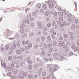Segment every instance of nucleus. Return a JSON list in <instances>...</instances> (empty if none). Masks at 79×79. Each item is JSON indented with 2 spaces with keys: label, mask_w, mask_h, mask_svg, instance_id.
I'll return each mask as SVG.
<instances>
[{
  "label": "nucleus",
  "mask_w": 79,
  "mask_h": 79,
  "mask_svg": "<svg viewBox=\"0 0 79 79\" xmlns=\"http://www.w3.org/2000/svg\"><path fill=\"white\" fill-rule=\"evenodd\" d=\"M48 5H49V7L50 8H53V7L55 5V3L52 0H49L48 2Z\"/></svg>",
  "instance_id": "obj_1"
},
{
  "label": "nucleus",
  "mask_w": 79,
  "mask_h": 79,
  "mask_svg": "<svg viewBox=\"0 0 79 79\" xmlns=\"http://www.w3.org/2000/svg\"><path fill=\"white\" fill-rule=\"evenodd\" d=\"M53 67H56V68H58V65H52L51 64H48L47 65V68H53Z\"/></svg>",
  "instance_id": "obj_2"
},
{
  "label": "nucleus",
  "mask_w": 79,
  "mask_h": 79,
  "mask_svg": "<svg viewBox=\"0 0 79 79\" xmlns=\"http://www.w3.org/2000/svg\"><path fill=\"white\" fill-rule=\"evenodd\" d=\"M58 66V67L57 68L56 67H54V68H53V71L54 72L56 71V70H57L56 68H58V69H59V67H58V66Z\"/></svg>",
  "instance_id": "obj_3"
},
{
  "label": "nucleus",
  "mask_w": 79,
  "mask_h": 79,
  "mask_svg": "<svg viewBox=\"0 0 79 79\" xmlns=\"http://www.w3.org/2000/svg\"><path fill=\"white\" fill-rule=\"evenodd\" d=\"M36 6L37 8H40V7H41V4L40 3L38 4Z\"/></svg>",
  "instance_id": "obj_4"
},
{
  "label": "nucleus",
  "mask_w": 79,
  "mask_h": 79,
  "mask_svg": "<svg viewBox=\"0 0 79 79\" xmlns=\"http://www.w3.org/2000/svg\"><path fill=\"white\" fill-rule=\"evenodd\" d=\"M1 65L3 67L6 68V64H5V63H3V64H2V63L1 62Z\"/></svg>",
  "instance_id": "obj_5"
},
{
  "label": "nucleus",
  "mask_w": 79,
  "mask_h": 79,
  "mask_svg": "<svg viewBox=\"0 0 79 79\" xmlns=\"http://www.w3.org/2000/svg\"><path fill=\"white\" fill-rule=\"evenodd\" d=\"M47 5L46 4H43L42 5V7L44 9H45V8H47Z\"/></svg>",
  "instance_id": "obj_6"
},
{
  "label": "nucleus",
  "mask_w": 79,
  "mask_h": 79,
  "mask_svg": "<svg viewBox=\"0 0 79 79\" xmlns=\"http://www.w3.org/2000/svg\"><path fill=\"white\" fill-rule=\"evenodd\" d=\"M21 28H22V29H23V28H24V27H25V25H24V24H22L21 26H20Z\"/></svg>",
  "instance_id": "obj_7"
},
{
  "label": "nucleus",
  "mask_w": 79,
  "mask_h": 79,
  "mask_svg": "<svg viewBox=\"0 0 79 79\" xmlns=\"http://www.w3.org/2000/svg\"><path fill=\"white\" fill-rule=\"evenodd\" d=\"M17 58H19L20 60H21L23 59V56H20L19 57L18 56L17 57Z\"/></svg>",
  "instance_id": "obj_8"
},
{
  "label": "nucleus",
  "mask_w": 79,
  "mask_h": 79,
  "mask_svg": "<svg viewBox=\"0 0 79 79\" xmlns=\"http://www.w3.org/2000/svg\"><path fill=\"white\" fill-rule=\"evenodd\" d=\"M6 50H8V48H9V46L8 45H7L5 47Z\"/></svg>",
  "instance_id": "obj_9"
},
{
  "label": "nucleus",
  "mask_w": 79,
  "mask_h": 79,
  "mask_svg": "<svg viewBox=\"0 0 79 79\" xmlns=\"http://www.w3.org/2000/svg\"><path fill=\"white\" fill-rule=\"evenodd\" d=\"M16 54H19V53H20V51H19V50H17L16 51Z\"/></svg>",
  "instance_id": "obj_10"
},
{
  "label": "nucleus",
  "mask_w": 79,
  "mask_h": 79,
  "mask_svg": "<svg viewBox=\"0 0 79 79\" xmlns=\"http://www.w3.org/2000/svg\"><path fill=\"white\" fill-rule=\"evenodd\" d=\"M76 28V26L74 25H73L72 26V28L73 29H74Z\"/></svg>",
  "instance_id": "obj_11"
},
{
  "label": "nucleus",
  "mask_w": 79,
  "mask_h": 79,
  "mask_svg": "<svg viewBox=\"0 0 79 79\" xmlns=\"http://www.w3.org/2000/svg\"><path fill=\"white\" fill-rule=\"evenodd\" d=\"M20 31L21 33H23V32H24V29L23 28L22 29L20 30Z\"/></svg>",
  "instance_id": "obj_12"
},
{
  "label": "nucleus",
  "mask_w": 79,
  "mask_h": 79,
  "mask_svg": "<svg viewBox=\"0 0 79 79\" xmlns=\"http://www.w3.org/2000/svg\"><path fill=\"white\" fill-rule=\"evenodd\" d=\"M25 50L27 51L29 50V48L27 46H26L25 48Z\"/></svg>",
  "instance_id": "obj_13"
},
{
  "label": "nucleus",
  "mask_w": 79,
  "mask_h": 79,
  "mask_svg": "<svg viewBox=\"0 0 79 79\" xmlns=\"http://www.w3.org/2000/svg\"><path fill=\"white\" fill-rule=\"evenodd\" d=\"M30 60V57H27L26 59V61L27 62L28 61H29Z\"/></svg>",
  "instance_id": "obj_14"
},
{
  "label": "nucleus",
  "mask_w": 79,
  "mask_h": 79,
  "mask_svg": "<svg viewBox=\"0 0 79 79\" xmlns=\"http://www.w3.org/2000/svg\"><path fill=\"white\" fill-rule=\"evenodd\" d=\"M47 26L48 27H50L51 26V24L50 23H48Z\"/></svg>",
  "instance_id": "obj_15"
},
{
  "label": "nucleus",
  "mask_w": 79,
  "mask_h": 79,
  "mask_svg": "<svg viewBox=\"0 0 79 79\" xmlns=\"http://www.w3.org/2000/svg\"><path fill=\"white\" fill-rule=\"evenodd\" d=\"M20 51L21 52H24V49L23 48H20Z\"/></svg>",
  "instance_id": "obj_16"
},
{
  "label": "nucleus",
  "mask_w": 79,
  "mask_h": 79,
  "mask_svg": "<svg viewBox=\"0 0 79 79\" xmlns=\"http://www.w3.org/2000/svg\"><path fill=\"white\" fill-rule=\"evenodd\" d=\"M27 33H24L23 35V36L24 37H26V36H27Z\"/></svg>",
  "instance_id": "obj_17"
},
{
  "label": "nucleus",
  "mask_w": 79,
  "mask_h": 79,
  "mask_svg": "<svg viewBox=\"0 0 79 79\" xmlns=\"http://www.w3.org/2000/svg\"><path fill=\"white\" fill-rule=\"evenodd\" d=\"M28 77L30 79H31V78H32V75L31 74H30L28 76Z\"/></svg>",
  "instance_id": "obj_18"
},
{
  "label": "nucleus",
  "mask_w": 79,
  "mask_h": 79,
  "mask_svg": "<svg viewBox=\"0 0 79 79\" xmlns=\"http://www.w3.org/2000/svg\"><path fill=\"white\" fill-rule=\"evenodd\" d=\"M47 55H48V56H50V55H51V53H50V52H48L47 53Z\"/></svg>",
  "instance_id": "obj_19"
},
{
  "label": "nucleus",
  "mask_w": 79,
  "mask_h": 79,
  "mask_svg": "<svg viewBox=\"0 0 79 79\" xmlns=\"http://www.w3.org/2000/svg\"><path fill=\"white\" fill-rule=\"evenodd\" d=\"M52 25L53 26H54L56 25V23L55 22H53L52 23Z\"/></svg>",
  "instance_id": "obj_20"
},
{
  "label": "nucleus",
  "mask_w": 79,
  "mask_h": 79,
  "mask_svg": "<svg viewBox=\"0 0 79 79\" xmlns=\"http://www.w3.org/2000/svg\"><path fill=\"white\" fill-rule=\"evenodd\" d=\"M42 40H43V41H44L45 40V37L43 36L42 38Z\"/></svg>",
  "instance_id": "obj_21"
},
{
  "label": "nucleus",
  "mask_w": 79,
  "mask_h": 79,
  "mask_svg": "<svg viewBox=\"0 0 79 79\" xmlns=\"http://www.w3.org/2000/svg\"><path fill=\"white\" fill-rule=\"evenodd\" d=\"M7 74L8 76H11V73L8 72L7 73Z\"/></svg>",
  "instance_id": "obj_22"
},
{
  "label": "nucleus",
  "mask_w": 79,
  "mask_h": 79,
  "mask_svg": "<svg viewBox=\"0 0 79 79\" xmlns=\"http://www.w3.org/2000/svg\"><path fill=\"white\" fill-rule=\"evenodd\" d=\"M54 15L55 16H56L58 15V14H57V12H54Z\"/></svg>",
  "instance_id": "obj_23"
},
{
  "label": "nucleus",
  "mask_w": 79,
  "mask_h": 79,
  "mask_svg": "<svg viewBox=\"0 0 79 79\" xmlns=\"http://www.w3.org/2000/svg\"><path fill=\"white\" fill-rule=\"evenodd\" d=\"M8 59H9V60L10 61V60H12V57L11 56H10L9 57Z\"/></svg>",
  "instance_id": "obj_24"
},
{
  "label": "nucleus",
  "mask_w": 79,
  "mask_h": 79,
  "mask_svg": "<svg viewBox=\"0 0 79 79\" xmlns=\"http://www.w3.org/2000/svg\"><path fill=\"white\" fill-rule=\"evenodd\" d=\"M52 67H51L50 68H49V71H50V72H52V70H53L52 69Z\"/></svg>",
  "instance_id": "obj_25"
},
{
  "label": "nucleus",
  "mask_w": 79,
  "mask_h": 79,
  "mask_svg": "<svg viewBox=\"0 0 79 79\" xmlns=\"http://www.w3.org/2000/svg\"><path fill=\"white\" fill-rule=\"evenodd\" d=\"M28 68H29V69H31V68H32V66L31 65H29L28 67Z\"/></svg>",
  "instance_id": "obj_26"
},
{
  "label": "nucleus",
  "mask_w": 79,
  "mask_h": 79,
  "mask_svg": "<svg viewBox=\"0 0 79 79\" xmlns=\"http://www.w3.org/2000/svg\"><path fill=\"white\" fill-rule=\"evenodd\" d=\"M35 15H36V13L35 12H33L32 14V16H35Z\"/></svg>",
  "instance_id": "obj_27"
},
{
  "label": "nucleus",
  "mask_w": 79,
  "mask_h": 79,
  "mask_svg": "<svg viewBox=\"0 0 79 79\" xmlns=\"http://www.w3.org/2000/svg\"><path fill=\"white\" fill-rule=\"evenodd\" d=\"M29 10H30V9H29V8L25 10L26 13H27V11Z\"/></svg>",
  "instance_id": "obj_28"
},
{
  "label": "nucleus",
  "mask_w": 79,
  "mask_h": 79,
  "mask_svg": "<svg viewBox=\"0 0 79 79\" xmlns=\"http://www.w3.org/2000/svg\"><path fill=\"white\" fill-rule=\"evenodd\" d=\"M31 27H34V24L33 23H31Z\"/></svg>",
  "instance_id": "obj_29"
},
{
  "label": "nucleus",
  "mask_w": 79,
  "mask_h": 79,
  "mask_svg": "<svg viewBox=\"0 0 79 79\" xmlns=\"http://www.w3.org/2000/svg\"><path fill=\"white\" fill-rule=\"evenodd\" d=\"M42 74L43 75V76H45L46 74V73H45V72H43L42 73Z\"/></svg>",
  "instance_id": "obj_30"
},
{
  "label": "nucleus",
  "mask_w": 79,
  "mask_h": 79,
  "mask_svg": "<svg viewBox=\"0 0 79 79\" xmlns=\"http://www.w3.org/2000/svg\"><path fill=\"white\" fill-rule=\"evenodd\" d=\"M76 51H79V48L78 47H77L76 48Z\"/></svg>",
  "instance_id": "obj_31"
},
{
  "label": "nucleus",
  "mask_w": 79,
  "mask_h": 79,
  "mask_svg": "<svg viewBox=\"0 0 79 79\" xmlns=\"http://www.w3.org/2000/svg\"><path fill=\"white\" fill-rule=\"evenodd\" d=\"M48 39L49 40H51V38H50V36H49L48 37Z\"/></svg>",
  "instance_id": "obj_32"
},
{
  "label": "nucleus",
  "mask_w": 79,
  "mask_h": 79,
  "mask_svg": "<svg viewBox=\"0 0 79 79\" xmlns=\"http://www.w3.org/2000/svg\"><path fill=\"white\" fill-rule=\"evenodd\" d=\"M22 44L23 45H25L26 44V42L24 41H23L22 42Z\"/></svg>",
  "instance_id": "obj_33"
},
{
  "label": "nucleus",
  "mask_w": 79,
  "mask_h": 79,
  "mask_svg": "<svg viewBox=\"0 0 79 79\" xmlns=\"http://www.w3.org/2000/svg\"><path fill=\"white\" fill-rule=\"evenodd\" d=\"M52 34L55 35H56V32H53L52 33Z\"/></svg>",
  "instance_id": "obj_34"
},
{
  "label": "nucleus",
  "mask_w": 79,
  "mask_h": 79,
  "mask_svg": "<svg viewBox=\"0 0 79 79\" xmlns=\"http://www.w3.org/2000/svg\"><path fill=\"white\" fill-rule=\"evenodd\" d=\"M64 37H65V38H66L68 37V35H64Z\"/></svg>",
  "instance_id": "obj_35"
},
{
  "label": "nucleus",
  "mask_w": 79,
  "mask_h": 79,
  "mask_svg": "<svg viewBox=\"0 0 79 79\" xmlns=\"http://www.w3.org/2000/svg\"><path fill=\"white\" fill-rule=\"evenodd\" d=\"M12 45L13 46V47H15V46H16V44H15V43H14L12 44Z\"/></svg>",
  "instance_id": "obj_36"
},
{
  "label": "nucleus",
  "mask_w": 79,
  "mask_h": 79,
  "mask_svg": "<svg viewBox=\"0 0 79 79\" xmlns=\"http://www.w3.org/2000/svg\"><path fill=\"white\" fill-rule=\"evenodd\" d=\"M29 64H32V60H30L29 61Z\"/></svg>",
  "instance_id": "obj_37"
},
{
  "label": "nucleus",
  "mask_w": 79,
  "mask_h": 79,
  "mask_svg": "<svg viewBox=\"0 0 79 79\" xmlns=\"http://www.w3.org/2000/svg\"><path fill=\"white\" fill-rule=\"evenodd\" d=\"M26 44H29V41L27 40L26 41Z\"/></svg>",
  "instance_id": "obj_38"
},
{
  "label": "nucleus",
  "mask_w": 79,
  "mask_h": 79,
  "mask_svg": "<svg viewBox=\"0 0 79 79\" xmlns=\"http://www.w3.org/2000/svg\"><path fill=\"white\" fill-rule=\"evenodd\" d=\"M19 67V65H16V68H18Z\"/></svg>",
  "instance_id": "obj_39"
},
{
  "label": "nucleus",
  "mask_w": 79,
  "mask_h": 79,
  "mask_svg": "<svg viewBox=\"0 0 79 79\" xmlns=\"http://www.w3.org/2000/svg\"><path fill=\"white\" fill-rule=\"evenodd\" d=\"M62 13L64 14V13H66V11H65V10H63L62 11Z\"/></svg>",
  "instance_id": "obj_40"
},
{
  "label": "nucleus",
  "mask_w": 79,
  "mask_h": 79,
  "mask_svg": "<svg viewBox=\"0 0 79 79\" xmlns=\"http://www.w3.org/2000/svg\"><path fill=\"white\" fill-rule=\"evenodd\" d=\"M24 78L23 76H21L20 77V79H24Z\"/></svg>",
  "instance_id": "obj_41"
},
{
  "label": "nucleus",
  "mask_w": 79,
  "mask_h": 79,
  "mask_svg": "<svg viewBox=\"0 0 79 79\" xmlns=\"http://www.w3.org/2000/svg\"><path fill=\"white\" fill-rule=\"evenodd\" d=\"M20 74H23V73H24V72L23 71H21L20 72Z\"/></svg>",
  "instance_id": "obj_42"
},
{
  "label": "nucleus",
  "mask_w": 79,
  "mask_h": 79,
  "mask_svg": "<svg viewBox=\"0 0 79 79\" xmlns=\"http://www.w3.org/2000/svg\"><path fill=\"white\" fill-rule=\"evenodd\" d=\"M66 47H67V46L66 45H64L63 46V48H66Z\"/></svg>",
  "instance_id": "obj_43"
},
{
  "label": "nucleus",
  "mask_w": 79,
  "mask_h": 79,
  "mask_svg": "<svg viewBox=\"0 0 79 79\" xmlns=\"http://www.w3.org/2000/svg\"><path fill=\"white\" fill-rule=\"evenodd\" d=\"M59 39H60V40H63V37H60Z\"/></svg>",
  "instance_id": "obj_44"
},
{
  "label": "nucleus",
  "mask_w": 79,
  "mask_h": 79,
  "mask_svg": "<svg viewBox=\"0 0 79 79\" xmlns=\"http://www.w3.org/2000/svg\"><path fill=\"white\" fill-rule=\"evenodd\" d=\"M52 38L54 39V38H55V36H53V35H52Z\"/></svg>",
  "instance_id": "obj_45"
},
{
  "label": "nucleus",
  "mask_w": 79,
  "mask_h": 79,
  "mask_svg": "<svg viewBox=\"0 0 79 79\" xmlns=\"http://www.w3.org/2000/svg\"><path fill=\"white\" fill-rule=\"evenodd\" d=\"M74 3L75 5V6H77V3H76V2H75Z\"/></svg>",
  "instance_id": "obj_46"
},
{
  "label": "nucleus",
  "mask_w": 79,
  "mask_h": 79,
  "mask_svg": "<svg viewBox=\"0 0 79 79\" xmlns=\"http://www.w3.org/2000/svg\"><path fill=\"white\" fill-rule=\"evenodd\" d=\"M44 31H47V28H44Z\"/></svg>",
  "instance_id": "obj_47"
},
{
  "label": "nucleus",
  "mask_w": 79,
  "mask_h": 79,
  "mask_svg": "<svg viewBox=\"0 0 79 79\" xmlns=\"http://www.w3.org/2000/svg\"><path fill=\"white\" fill-rule=\"evenodd\" d=\"M13 38H9V39H10V40H13Z\"/></svg>",
  "instance_id": "obj_48"
},
{
  "label": "nucleus",
  "mask_w": 79,
  "mask_h": 79,
  "mask_svg": "<svg viewBox=\"0 0 79 79\" xmlns=\"http://www.w3.org/2000/svg\"><path fill=\"white\" fill-rule=\"evenodd\" d=\"M77 45L78 46H79V42H78L77 43Z\"/></svg>",
  "instance_id": "obj_49"
},
{
  "label": "nucleus",
  "mask_w": 79,
  "mask_h": 79,
  "mask_svg": "<svg viewBox=\"0 0 79 79\" xmlns=\"http://www.w3.org/2000/svg\"><path fill=\"white\" fill-rule=\"evenodd\" d=\"M14 78H15V77H11V79H14Z\"/></svg>",
  "instance_id": "obj_50"
},
{
  "label": "nucleus",
  "mask_w": 79,
  "mask_h": 79,
  "mask_svg": "<svg viewBox=\"0 0 79 79\" xmlns=\"http://www.w3.org/2000/svg\"><path fill=\"white\" fill-rule=\"evenodd\" d=\"M32 35V33H30V37H32V35Z\"/></svg>",
  "instance_id": "obj_51"
},
{
  "label": "nucleus",
  "mask_w": 79,
  "mask_h": 79,
  "mask_svg": "<svg viewBox=\"0 0 79 79\" xmlns=\"http://www.w3.org/2000/svg\"><path fill=\"white\" fill-rule=\"evenodd\" d=\"M23 64V63L22 62V64H21V65L22 66V65Z\"/></svg>",
  "instance_id": "obj_52"
},
{
  "label": "nucleus",
  "mask_w": 79,
  "mask_h": 79,
  "mask_svg": "<svg viewBox=\"0 0 79 79\" xmlns=\"http://www.w3.org/2000/svg\"><path fill=\"white\" fill-rule=\"evenodd\" d=\"M31 3V2H29L28 4V5H29Z\"/></svg>",
  "instance_id": "obj_53"
},
{
  "label": "nucleus",
  "mask_w": 79,
  "mask_h": 79,
  "mask_svg": "<svg viewBox=\"0 0 79 79\" xmlns=\"http://www.w3.org/2000/svg\"><path fill=\"white\" fill-rule=\"evenodd\" d=\"M43 79H46V78L45 77H44L43 78Z\"/></svg>",
  "instance_id": "obj_54"
},
{
  "label": "nucleus",
  "mask_w": 79,
  "mask_h": 79,
  "mask_svg": "<svg viewBox=\"0 0 79 79\" xmlns=\"http://www.w3.org/2000/svg\"><path fill=\"white\" fill-rule=\"evenodd\" d=\"M10 51H11V53H13V51H12V50H10Z\"/></svg>",
  "instance_id": "obj_55"
},
{
  "label": "nucleus",
  "mask_w": 79,
  "mask_h": 79,
  "mask_svg": "<svg viewBox=\"0 0 79 79\" xmlns=\"http://www.w3.org/2000/svg\"><path fill=\"white\" fill-rule=\"evenodd\" d=\"M70 53H72V54H73V53H72V52H70Z\"/></svg>",
  "instance_id": "obj_56"
},
{
  "label": "nucleus",
  "mask_w": 79,
  "mask_h": 79,
  "mask_svg": "<svg viewBox=\"0 0 79 79\" xmlns=\"http://www.w3.org/2000/svg\"><path fill=\"white\" fill-rule=\"evenodd\" d=\"M3 2H4V1H5V0H2Z\"/></svg>",
  "instance_id": "obj_57"
},
{
  "label": "nucleus",
  "mask_w": 79,
  "mask_h": 79,
  "mask_svg": "<svg viewBox=\"0 0 79 79\" xmlns=\"http://www.w3.org/2000/svg\"><path fill=\"white\" fill-rule=\"evenodd\" d=\"M29 45H31V44H29L28 46H29Z\"/></svg>",
  "instance_id": "obj_58"
},
{
  "label": "nucleus",
  "mask_w": 79,
  "mask_h": 79,
  "mask_svg": "<svg viewBox=\"0 0 79 79\" xmlns=\"http://www.w3.org/2000/svg\"><path fill=\"white\" fill-rule=\"evenodd\" d=\"M48 77H47V79H48Z\"/></svg>",
  "instance_id": "obj_59"
},
{
  "label": "nucleus",
  "mask_w": 79,
  "mask_h": 79,
  "mask_svg": "<svg viewBox=\"0 0 79 79\" xmlns=\"http://www.w3.org/2000/svg\"><path fill=\"white\" fill-rule=\"evenodd\" d=\"M7 30H8V29H7Z\"/></svg>",
  "instance_id": "obj_60"
}]
</instances>
